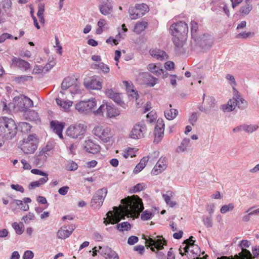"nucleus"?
I'll use <instances>...</instances> for the list:
<instances>
[{"label": "nucleus", "mask_w": 259, "mask_h": 259, "mask_svg": "<svg viewBox=\"0 0 259 259\" xmlns=\"http://www.w3.org/2000/svg\"><path fill=\"white\" fill-rule=\"evenodd\" d=\"M172 106L171 104L167 105L165 106V110L164 111V116L165 118L168 120L174 119L178 115V111L176 109L171 108Z\"/></svg>", "instance_id": "bb28decb"}, {"label": "nucleus", "mask_w": 259, "mask_h": 259, "mask_svg": "<svg viewBox=\"0 0 259 259\" xmlns=\"http://www.w3.org/2000/svg\"><path fill=\"white\" fill-rule=\"evenodd\" d=\"M75 229V226L74 224L64 225L58 230L57 236L62 239L67 238L70 236Z\"/></svg>", "instance_id": "4468645a"}, {"label": "nucleus", "mask_w": 259, "mask_h": 259, "mask_svg": "<svg viewBox=\"0 0 259 259\" xmlns=\"http://www.w3.org/2000/svg\"><path fill=\"white\" fill-rule=\"evenodd\" d=\"M12 65L25 71L29 69L30 67V64L28 62L16 57H13L12 60Z\"/></svg>", "instance_id": "4be33fe9"}, {"label": "nucleus", "mask_w": 259, "mask_h": 259, "mask_svg": "<svg viewBox=\"0 0 259 259\" xmlns=\"http://www.w3.org/2000/svg\"><path fill=\"white\" fill-rule=\"evenodd\" d=\"M213 44V38L209 35H204L201 38L200 46L202 48H208Z\"/></svg>", "instance_id": "7c9ffc66"}, {"label": "nucleus", "mask_w": 259, "mask_h": 259, "mask_svg": "<svg viewBox=\"0 0 259 259\" xmlns=\"http://www.w3.org/2000/svg\"><path fill=\"white\" fill-rule=\"evenodd\" d=\"M27 118L30 120H36L38 119V114L34 111H29L27 114Z\"/></svg>", "instance_id": "e2e57ef3"}, {"label": "nucleus", "mask_w": 259, "mask_h": 259, "mask_svg": "<svg viewBox=\"0 0 259 259\" xmlns=\"http://www.w3.org/2000/svg\"><path fill=\"white\" fill-rule=\"evenodd\" d=\"M142 239L145 240V243H166L164 238L162 236L156 235V234H153L150 236H146L145 235H142Z\"/></svg>", "instance_id": "393cba45"}, {"label": "nucleus", "mask_w": 259, "mask_h": 259, "mask_svg": "<svg viewBox=\"0 0 259 259\" xmlns=\"http://www.w3.org/2000/svg\"><path fill=\"white\" fill-rule=\"evenodd\" d=\"M122 205L119 207L114 206L113 210L109 211L107 213L108 220L104 219V223L107 225L110 223L116 224L125 217H132L133 215L138 217L143 210L144 206L142 199L137 195H133L121 200Z\"/></svg>", "instance_id": "f257e3e1"}, {"label": "nucleus", "mask_w": 259, "mask_h": 259, "mask_svg": "<svg viewBox=\"0 0 259 259\" xmlns=\"http://www.w3.org/2000/svg\"><path fill=\"white\" fill-rule=\"evenodd\" d=\"M97 101L95 98H91L87 101H81L75 105V109L80 114H90L93 109L96 106Z\"/></svg>", "instance_id": "6e6552de"}, {"label": "nucleus", "mask_w": 259, "mask_h": 259, "mask_svg": "<svg viewBox=\"0 0 259 259\" xmlns=\"http://www.w3.org/2000/svg\"><path fill=\"white\" fill-rule=\"evenodd\" d=\"M205 105L207 108H209V112L211 109L214 107L215 106V99L212 97L208 96L206 98Z\"/></svg>", "instance_id": "3c124183"}, {"label": "nucleus", "mask_w": 259, "mask_h": 259, "mask_svg": "<svg viewBox=\"0 0 259 259\" xmlns=\"http://www.w3.org/2000/svg\"><path fill=\"white\" fill-rule=\"evenodd\" d=\"M12 5V3L11 0H3L2 2V8L6 12L11 11Z\"/></svg>", "instance_id": "603ef678"}, {"label": "nucleus", "mask_w": 259, "mask_h": 259, "mask_svg": "<svg viewBox=\"0 0 259 259\" xmlns=\"http://www.w3.org/2000/svg\"><path fill=\"white\" fill-rule=\"evenodd\" d=\"M56 102L58 106L65 111L69 110L70 108L72 106L73 102L69 100H65L58 98L56 99Z\"/></svg>", "instance_id": "c85d7f7f"}, {"label": "nucleus", "mask_w": 259, "mask_h": 259, "mask_svg": "<svg viewBox=\"0 0 259 259\" xmlns=\"http://www.w3.org/2000/svg\"><path fill=\"white\" fill-rule=\"evenodd\" d=\"M139 77L143 80L144 83L150 87H153L158 82V79L151 76L148 72H142Z\"/></svg>", "instance_id": "412c9836"}, {"label": "nucleus", "mask_w": 259, "mask_h": 259, "mask_svg": "<svg viewBox=\"0 0 259 259\" xmlns=\"http://www.w3.org/2000/svg\"><path fill=\"white\" fill-rule=\"evenodd\" d=\"M17 127L13 119L6 116L0 117V134L6 139H12L17 133Z\"/></svg>", "instance_id": "20e7f679"}, {"label": "nucleus", "mask_w": 259, "mask_h": 259, "mask_svg": "<svg viewBox=\"0 0 259 259\" xmlns=\"http://www.w3.org/2000/svg\"><path fill=\"white\" fill-rule=\"evenodd\" d=\"M12 227L18 234H21L24 231V226L22 223L14 222L12 224Z\"/></svg>", "instance_id": "09e8293b"}, {"label": "nucleus", "mask_w": 259, "mask_h": 259, "mask_svg": "<svg viewBox=\"0 0 259 259\" xmlns=\"http://www.w3.org/2000/svg\"><path fill=\"white\" fill-rule=\"evenodd\" d=\"M85 87L89 89L100 90L102 88V83L99 79L93 78L90 81L85 83Z\"/></svg>", "instance_id": "c756f323"}, {"label": "nucleus", "mask_w": 259, "mask_h": 259, "mask_svg": "<svg viewBox=\"0 0 259 259\" xmlns=\"http://www.w3.org/2000/svg\"><path fill=\"white\" fill-rule=\"evenodd\" d=\"M37 138L35 135H29L24 139L21 145V150L26 154L34 153L37 148Z\"/></svg>", "instance_id": "1a4fd4ad"}, {"label": "nucleus", "mask_w": 259, "mask_h": 259, "mask_svg": "<svg viewBox=\"0 0 259 259\" xmlns=\"http://www.w3.org/2000/svg\"><path fill=\"white\" fill-rule=\"evenodd\" d=\"M252 7L250 4H247L245 6L241 7L240 9V12L244 15L249 14L250 11L252 10Z\"/></svg>", "instance_id": "052dcab7"}, {"label": "nucleus", "mask_w": 259, "mask_h": 259, "mask_svg": "<svg viewBox=\"0 0 259 259\" xmlns=\"http://www.w3.org/2000/svg\"><path fill=\"white\" fill-rule=\"evenodd\" d=\"M198 119V115L196 112H193L189 118V122L192 125H194Z\"/></svg>", "instance_id": "774afa93"}, {"label": "nucleus", "mask_w": 259, "mask_h": 259, "mask_svg": "<svg viewBox=\"0 0 259 259\" xmlns=\"http://www.w3.org/2000/svg\"><path fill=\"white\" fill-rule=\"evenodd\" d=\"M167 161L165 157H161L151 171V175H157L163 171L167 167Z\"/></svg>", "instance_id": "2eb2a0df"}, {"label": "nucleus", "mask_w": 259, "mask_h": 259, "mask_svg": "<svg viewBox=\"0 0 259 259\" xmlns=\"http://www.w3.org/2000/svg\"><path fill=\"white\" fill-rule=\"evenodd\" d=\"M19 99L20 101L18 103L20 104L19 106L22 110H25L33 106V101L30 98L26 96H22L19 98Z\"/></svg>", "instance_id": "cd10ccee"}, {"label": "nucleus", "mask_w": 259, "mask_h": 259, "mask_svg": "<svg viewBox=\"0 0 259 259\" xmlns=\"http://www.w3.org/2000/svg\"><path fill=\"white\" fill-rule=\"evenodd\" d=\"M92 68L94 69H100L104 73H107L110 71L109 66L104 64L103 62H99L98 63L94 64L92 65Z\"/></svg>", "instance_id": "4c0bfd02"}, {"label": "nucleus", "mask_w": 259, "mask_h": 259, "mask_svg": "<svg viewBox=\"0 0 259 259\" xmlns=\"http://www.w3.org/2000/svg\"><path fill=\"white\" fill-rule=\"evenodd\" d=\"M148 160L149 157L148 156L143 157L140 162L136 166L134 169V172L136 174L140 172L145 167Z\"/></svg>", "instance_id": "f704fd0d"}, {"label": "nucleus", "mask_w": 259, "mask_h": 259, "mask_svg": "<svg viewBox=\"0 0 259 259\" xmlns=\"http://www.w3.org/2000/svg\"><path fill=\"white\" fill-rule=\"evenodd\" d=\"M129 16L132 20H136L142 16V14L140 13L136 7H131L128 10Z\"/></svg>", "instance_id": "ea45409f"}, {"label": "nucleus", "mask_w": 259, "mask_h": 259, "mask_svg": "<svg viewBox=\"0 0 259 259\" xmlns=\"http://www.w3.org/2000/svg\"><path fill=\"white\" fill-rule=\"evenodd\" d=\"M174 196V193L172 191H167L166 194H162V198L164 200L167 205L170 207H174L177 205V203L175 201L171 200L170 198Z\"/></svg>", "instance_id": "2f4dec72"}, {"label": "nucleus", "mask_w": 259, "mask_h": 259, "mask_svg": "<svg viewBox=\"0 0 259 259\" xmlns=\"http://www.w3.org/2000/svg\"><path fill=\"white\" fill-rule=\"evenodd\" d=\"M35 215L33 213L29 212L25 216L23 217L22 220L26 224H28L30 221L34 220Z\"/></svg>", "instance_id": "bf43d9fd"}, {"label": "nucleus", "mask_w": 259, "mask_h": 259, "mask_svg": "<svg viewBox=\"0 0 259 259\" xmlns=\"http://www.w3.org/2000/svg\"><path fill=\"white\" fill-rule=\"evenodd\" d=\"M74 82V79L70 77H67L63 80L61 88L63 90H66L70 87H71Z\"/></svg>", "instance_id": "a19ab883"}, {"label": "nucleus", "mask_w": 259, "mask_h": 259, "mask_svg": "<svg viewBox=\"0 0 259 259\" xmlns=\"http://www.w3.org/2000/svg\"><path fill=\"white\" fill-rule=\"evenodd\" d=\"M146 188V185L144 183H139L134 186L133 192L137 193L144 190Z\"/></svg>", "instance_id": "680f3d73"}, {"label": "nucleus", "mask_w": 259, "mask_h": 259, "mask_svg": "<svg viewBox=\"0 0 259 259\" xmlns=\"http://www.w3.org/2000/svg\"><path fill=\"white\" fill-rule=\"evenodd\" d=\"M121 31H123L124 33H125L127 31V28L124 24H123L121 25V28H118V34L115 36V41L117 43V44H118L119 42L123 39L125 37V34H121Z\"/></svg>", "instance_id": "c9c22d12"}, {"label": "nucleus", "mask_w": 259, "mask_h": 259, "mask_svg": "<svg viewBox=\"0 0 259 259\" xmlns=\"http://www.w3.org/2000/svg\"><path fill=\"white\" fill-rule=\"evenodd\" d=\"M153 215L152 213L147 210L144 211L141 214V218L142 220L147 221L149 220Z\"/></svg>", "instance_id": "69168bd1"}, {"label": "nucleus", "mask_w": 259, "mask_h": 259, "mask_svg": "<svg viewBox=\"0 0 259 259\" xmlns=\"http://www.w3.org/2000/svg\"><path fill=\"white\" fill-rule=\"evenodd\" d=\"M254 34L253 33H251L250 32H243L238 34L236 36V38H242V39H246L247 38L253 35Z\"/></svg>", "instance_id": "0e129e2a"}, {"label": "nucleus", "mask_w": 259, "mask_h": 259, "mask_svg": "<svg viewBox=\"0 0 259 259\" xmlns=\"http://www.w3.org/2000/svg\"><path fill=\"white\" fill-rule=\"evenodd\" d=\"M93 113L96 116H105L109 118H112L119 116L120 111L110 104H102Z\"/></svg>", "instance_id": "0eeeda50"}, {"label": "nucleus", "mask_w": 259, "mask_h": 259, "mask_svg": "<svg viewBox=\"0 0 259 259\" xmlns=\"http://www.w3.org/2000/svg\"><path fill=\"white\" fill-rule=\"evenodd\" d=\"M65 123L59 122L57 120H53L50 123V126L53 131L59 136L61 139H63L62 131L64 129Z\"/></svg>", "instance_id": "6ab92c4d"}, {"label": "nucleus", "mask_w": 259, "mask_h": 259, "mask_svg": "<svg viewBox=\"0 0 259 259\" xmlns=\"http://www.w3.org/2000/svg\"><path fill=\"white\" fill-rule=\"evenodd\" d=\"M244 131L247 133H252L258 128V126L257 125H247L244 124Z\"/></svg>", "instance_id": "13d9d810"}, {"label": "nucleus", "mask_w": 259, "mask_h": 259, "mask_svg": "<svg viewBox=\"0 0 259 259\" xmlns=\"http://www.w3.org/2000/svg\"><path fill=\"white\" fill-rule=\"evenodd\" d=\"M93 132L94 135L103 143H110L113 141V132L107 125H97L94 128Z\"/></svg>", "instance_id": "39448f33"}, {"label": "nucleus", "mask_w": 259, "mask_h": 259, "mask_svg": "<svg viewBox=\"0 0 259 259\" xmlns=\"http://www.w3.org/2000/svg\"><path fill=\"white\" fill-rule=\"evenodd\" d=\"M234 208V205L233 203H229L222 206L220 209V212L222 214L232 211Z\"/></svg>", "instance_id": "8fccbe9b"}, {"label": "nucleus", "mask_w": 259, "mask_h": 259, "mask_svg": "<svg viewBox=\"0 0 259 259\" xmlns=\"http://www.w3.org/2000/svg\"><path fill=\"white\" fill-rule=\"evenodd\" d=\"M147 248H150V249L156 253L157 257L159 259H164V254L161 250L163 249V245L167 244H145Z\"/></svg>", "instance_id": "aec40b11"}, {"label": "nucleus", "mask_w": 259, "mask_h": 259, "mask_svg": "<svg viewBox=\"0 0 259 259\" xmlns=\"http://www.w3.org/2000/svg\"><path fill=\"white\" fill-rule=\"evenodd\" d=\"M149 54L153 58L160 61L165 60L168 58V56L164 51L157 48L150 49Z\"/></svg>", "instance_id": "b1692460"}, {"label": "nucleus", "mask_w": 259, "mask_h": 259, "mask_svg": "<svg viewBox=\"0 0 259 259\" xmlns=\"http://www.w3.org/2000/svg\"><path fill=\"white\" fill-rule=\"evenodd\" d=\"M148 70L156 76H159L164 73V70L162 69V65L160 63H151L147 66Z\"/></svg>", "instance_id": "a878e982"}, {"label": "nucleus", "mask_w": 259, "mask_h": 259, "mask_svg": "<svg viewBox=\"0 0 259 259\" xmlns=\"http://www.w3.org/2000/svg\"><path fill=\"white\" fill-rule=\"evenodd\" d=\"M31 125L27 122H22L19 124L18 127L22 133H28L31 128Z\"/></svg>", "instance_id": "c03bdc74"}, {"label": "nucleus", "mask_w": 259, "mask_h": 259, "mask_svg": "<svg viewBox=\"0 0 259 259\" xmlns=\"http://www.w3.org/2000/svg\"><path fill=\"white\" fill-rule=\"evenodd\" d=\"M48 156H47V155L42 153V152L40 151L36 157V161L37 164L41 165L44 164L47 161Z\"/></svg>", "instance_id": "49530a36"}, {"label": "nucleus", "mask_w": 259, "mask_h": 259, "mask_svg": "<svg viewBox=\"0 0 259 259\" xmlns=\"http://www.w3.org/2000/svg\"><path fill=\"white\" fill-rule=\"evenodd\" d=\"M191 32L192 37L194 39H196V35L197 29L198 28V24L196 22L194 21H192L191 23Z\"/></svg>", "instance_id": "864d4df0"}, {"label": "nucleus", "mask_w": 259, "mask_h": 259, "mask_svg": "<svg viewBox=\"0 0 259 259\" xmlns=\"http://www.w3.org/2000/svg\"><path fill=\"white\" fill-rule=\"evenodd\" d=\"M226 78L229 81L230 84L234 90V96L233 99H230L227 105L223 106V110L225 111H231L233 110L236 106L239 109H245L247 106V102L243 99L239 94L234 87L236 85V81L234 77L230 74H228L226 76Z\"/></svg>", "instance_id": "7ed1b4c3"}, {"label": "nucleus", "mask_w": 259, "mask_h": 259, "mask_svg": "<svg viewBox=\"0 0 259 259\" xmlns=\"http://www.w3.org/2000/svg\"><path fill=\"white\" fill-rule=\"evenodd\" d=\"M146 130L145 123L139 122L134 126L130 134V137L133 139H141L144 137Z\"/></svg>", "instance_id": "ddd939ff"}, {"label": "nucleus", "mask_w": 259, "mask_h": 259, "mask_svg": "<svg viewBox=\"0 0 259 259\" xmlns=\"http://www.w3.org/2000/svg\"><path fill=\"white\" fill-rule=\"evenodd\" d=\"M93 249V256H95L98 252L106 259H119L117 254L108 246H95Z\"/></svg>", "instance_id": "9b49d317"}, {"label": "nucleus", "mask_w": 259, "mask_h": 259, "mask_svg": "<svg viewBox=\"0 0 259 259\" xmlns=\"http://www.w3.org/2000/svg\"><path fill=\"white\" fill-rule=\"evenodd\" d=\"M203 222L207 228H210L212 226V222L211 216L203 217Z\"/></svg>", "instance_id": "338daca9"}, {"label": "nucleus", "mask_w": 259, "mask_h": 259, "mask_svg": "<svg viewBox=\"0 0 259 259\" xmlns=\"http://www.w3.org/2000/svg\"><path fill=\"white\" fill-rule=\"evenodd\" d=\"M164 126L163 120L161 118L158 119L154 130L155 142H158L163 137L164 131Z\"/></svg>", "instance_id": "dca6fc26"}, {"label": "nucleus", "mask_w": 259, "mask_h": 259, "mask_svg": "<svg viewBox=\"0 0 259 259\" xmlns=\"http://www.w3.org/2000/svg\"><path fill=\"white\" fill-rule=\"evenodd\" d=\"M78 165L76 163L73 161H70L66 165V169L68 170H75L77 169Z\"/></svg>", "instance_id": "4d7b16f0"}, {"label": "nucleus", "mask_w": 259, "mask_h": 259, "mask_svg": "<svg viewBox=\"0 0 259 259\" xmlns=\"http://www.w3.org/2000/svg\"><path fill=\"white\" fill-rule=\"evenodd\" d=\"M99 10L101 13L104 15H107L110 14L113 9V6L112 2H108L104 4V5H101L99 6Z\"/></svg>", "instance_id": "473e14b6"}, {"label": "nucleus", "mask_w": 259, "mask_h": 259, "mask_svg": "<svg viewBox=\"0 0 259 259\" xmlns=\"http://www.w3.org/2000/svg\"><path fill=\"white\" fill-rule=\"evenodd\" d=\"M87 126L81 123L76 122L70 125L66 131V135L74 139H81L87 131Z\"/></svg>", "instance_id": "423d86ee"}, {"label": "nucleus", "mask_w": 259, "mask_h": 259, "mask_svg": "<svg viewBox=\"0 0 259 259\" xmlns=\"http://www.w3.org/2000/svg\"><path fill=\"white\" fill-rule=\"evenodd\" d=\"M117 229L120 231H128L131 228V224L127 222L118 224L116 226Z\"/></svg>", "instance_id": "de8ad7c7"}, {"label": "nucleus", "mask_w": 259, "mask_h": 259, "mask_svg": "<svg viewBox=\"0 0 259 259\" xmlns=\"http://www.w3.org/2000/svg\"><path fill=\"white\" fill-rule=\"evenodd\" d=\"M190 139L188 138H185L182 141L180 145L177 148V152H184L186 150L187 147L189 146V143H190Z\"/></svg>", "instance_id": "79ce46f5"}, {"label": "nucleus", "mask_w": 259, "mask_h": 259, "mask_svg": "<svg viewBox=\"0 0 259 259\" xmlns=\"http://www.w3.org/2000/svg\"><path fill=\"white\" fill-rule=\"evenodd\" d=\"M170 32L173 36L172 41L178 54H184L186 50L184 47L186 35L188 32V25L183 21L173 23L169 28Z\"/></svg>", "instance_id": "f03ea898"}, {"label": "nucleus", "mask_w": 259, "mask_h": 259, "mask_svg": "<svg viewBox=\"0 0 259 259\" xmlns=\"http://www.w3.org/2000/svg\"><path fill=\"white\" fill-rule=\"evenodd\" d=\"M83 148L87 152L92 154H96L99 152L101 149L99 145L94 143L91 140L85 141Z\"/></svg>", "instance_id": "f3484780"}, {"label": "nucleus", "mask_w": 259, "mask_h": 259, "mask_svg": "<svg viewBox=\"0 0 259 259\" xmlns=\"http://www.w3.org/2000/svg\"><path fill=\"white\" fill-rule=\"evenodd\" d=\"M148 23L147 22L139 21L136 24L134 31L137 34H140L145 29Z\"/></svg>", "instance_id": "e433bc0d"}, {"label": "nucleus", "mask_w": 259, "mask_h": 259, "mask_svg": "<svg viewBox=\"0 0 259 259\" xmlns=\"http://www.w3.org/2000/svg\"><path fill=\"white\" fill-rule=\"evenodd\" d=\"M123 84L125 85L126 90L128 96L135 99L136 100L138 99L139 95L138 92L132 89L131 83L127 81H123Z\"/></svg>", "instance_id": "72a5a7b5"}, {"label": "nucleus", "mask_w": 259, "mask_h": 259, "mask_svg": "<svg viewBox=\"0 0 259 259\" xmlns=\"http://www.w3.org/2000/svg\"><path fill=\"white\" fill-rule=\"evenodd\" d=\"M98 28L96 29V33L101 34L103 31L107 28V21L104 19H100L98 22Z\"/></svg>", "instance_id": "58836bf2"}, {"label": "nucleus", "mask_w": 259, "mask_h": 259, "mask_svg": "<svg viewBox=\"0 0 259 259\" xmlns=\"http://www.w3.org/2000/svg\"><path fill=\"white\" fill-rule=\"evenodd\" d=\"M135 7L140 13L142 14L143 16L144 15L146 12L149 11V7L145 4H136Z\"/></svg>", "instance_id": "a18cd8bd"}, {"label": "nucleus", "mask_w": 259, "mask_h": 259, "mask_svg": "<svg viewBox=\"0 0 259 259\" xmlns=\"http://www.w3.org/2000/svg\"><path fill=\"white\" fill-rule=\"evenodd\" d=\"M107 192V189L105 188L100 189L96 192L90 203L93 209H99L102 206Z\"/></svg>", "instance_id": "9d476101"}, {"label": "nucleus", "mask_w": 259, "mask_h": 259, "mask_svg": "<svg viewBox=\"0 0 259 259\" xmlns=\"http://www.w3.org/2000/svg\"><path fill=\"white\" fill-rule=\"evenodd\" d=\"M184 250L188 258L201 259L200 248L197 244H186Z\"/></svg>", "instance_id": "f8f14e48"}, {"label": "nucleus", "mask_w": 259, "mask_h": 259, "mask_svg": "<svg viewBox=\"0 0 259 259\" xmlns=\"http://www.w3.org/2000/svg\"><path fill=\"white\" fill-rule=\"evenodd\" d=\"M52 149H53L52 145L51 144H48L45 147H44L41 149L40 152H41L42 153H44V154L47 155V156H50L52 154V152L51 151Z\"/></svg>", "instance_id": "6e6d98bb"}, {"label": "nucleus", "mask_w": 259, "mask_h": 259, "mask_svg": "<svg viewBox=\"0 0 259 259\" xmlns=\"http://www.w3.org/2000/svg\"><path fill=\"white\" fill-rule=\"evenodd\" d=\"M32 77L28 75H21L16 77L14 80L18 83H23L27 80H31Z\"/></svg>", "instance_id": "5fc2aeb1"}, {"label": "nucleus", "mask_w": 259, "mask_h": 259, "mask_svg": "<svg viewBox=\"0 0 259 259\" xmlns=\"http://www.w3.org/2000/svg\"><path fill=\"white\" fill-rule=\"evenodd\" d=\"M242 251L238 255L236 254L233 259H252L251 253L245 247L249 246L248 244H239Z\"/></svg>", "instance_id": "5701e85b"}, {"label": "nucleus", "mask_w": 259, "mask_h": 259, "mask_svg": "<svg viewBox=\"0 0 259 259\" xmlns=\"http://www.w3.org/2000/svg\"><path fill=\"white\" fill-rule=\"evenodd\" d=\"M105 94L117 104L122 107L125 106V104L121 101V95L119 93L115 92L112 89H107L105 91Z\"/></svg>", "instance_id": "a211bd4d"}, {"label": "nucleus", "mask_w": 259, "mask_h": 259, "mask_svg": "<svg viewBox=\"0 0 259 259\" xmlns=\"http://www.w3.org/2000/svg\"><path fill=\"white\" fill-rule=\"evenodd\" d=\"M137 151V148H128L123 152L122 155L125 158H127L128 157H133L136 156L135 154Z\"/></svg>", "instance_id": "37998d69"}]
</instances>
